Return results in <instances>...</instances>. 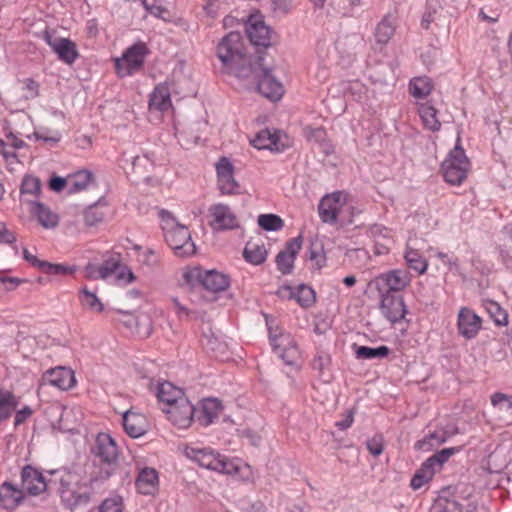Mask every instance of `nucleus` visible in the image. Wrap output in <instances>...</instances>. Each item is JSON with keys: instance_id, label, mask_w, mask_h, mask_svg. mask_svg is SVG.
I'll list each match as a JSON object with an SVG mask.
<instances>
[{"instance_id": "obj_1", "label": "nucleus", "mask_w": 512, "mask_h": 512, "mask_svg": "<svg viewBox=\"0 0 512 512\" xmlns=\"http://www.w3.org/2000/svg\"><path fill=\"white\" fill-rule=\"evenodd\" d=\"M106 482H92V472L86 478L78 470L56 472L54 490L61 498L63 505L71 511L85 507L95 493Z\"/></svg>"}, {"instance_id": "obj_2", "label": "nucleus", "mask_w": 512, "mask_h": 512, "mask_svg": "<svg viewBox=\"0 0 512 512\" xmlns=\"http://www.w3.org/2000/svg\"><path fill=\"white\" fill-rule=\"evenodd\" d=\"M95 456L92 469V482H107L118 469V447L108 433H99L92 449Z\"/></svg>"}, {"instance_id": "obj_3", "label": "nucleus", "mask_w": 512, "mask_h": 512, "mask_svg": "<svg viewBox=\"0 0 512 512\" xmlns=\"http://www.w3.org/2000/svg\"><path fill=\"white\" fill-rule=\"evenodd\" d=\"M161 227L165 240L174 254L178 257H190L196 252V245L191 239L188 228L177 222L175 217L167 210L159 211Z\"/></svg>"}, {"instance_id": "obj_4", "label": "nucleus", "mask_w": 512, "mask_h": 512, "mask_svg": "<svg viewBox=\"0 0 512 512\" xmlns=\"http://www.w3.org/2000/svg\"><path fill=\"white\" fill-rule=\"evenodd\" d=\"M263 56L258 55L249 68H240L239 78H253L257 82V90L261 95L272 101L279 100L284 89L282 84L271 74V71L263 64Z\"/></svg>"}, {"instance_id": "obj_5", "label": "nucleus", "mask_w": 512, "mask_h": 512, "mask_svg": "<svg viewBox=\"0 0 512 512\" xmlns=\"http://www.w3.org/2000/svg\"><path fill=\"white\" fill-rule=\"evenodd\" d=\"M217 56L237 77L240 68H249V63L254 62L247 58L242 35L236 31L222 38L217 47Z\"/></svg>"}, {"instance_id": "obj_6", "label": "nucleus", "mask_w": 512, "mask_h": 512, "mask_svg": "<svg viewBox=\"0 0 512 512\" xmlns=\"http://www.w3.org/2000/svg\"><path fill=\"white\" fill-rule=\"evenodd\" d=\"M460 141L458 137L455 147L442 163L444 179L452 185H460L466 179L470 170V161L461 147Z\"/></svg>"}, {"instance_id": "obj_7", "label": "nucleus", "mask_w": 512, "mask_h": 512, "mask_svg": "<svg viewBox=\"0 0 512 512\" xmlns=\"http://www.w3.org/2000/svg\"><path fill=\"white\" fill-rule=\"evenodd\" d=\"M184 279L192 287L200 286L213 293L224 291L230 286L228 275L215 270L204 271L198 267L186 271Z\"/></svg>"}, {"instance_id": "obj_8", "label": "nucleus", "mask_w": 512, "mask_h": 512, "mask_svg": "<svg viewBox=\"0 0 512 512\" xmlns=\"http://www.w3.org/2000/svg\"><path fill=\"white\" fill-rule=\"evenodd\" d=\"M266 323L273 351L285 364H296L300 358V352L293 337L289 333L280 331L277 327L274 328L272 321L270 322L267 317Z\"/></svg>"}, {"instance_id": "obj_9", "label": "nucleus", "mask_w": 512, "mask_h": 512, "mask_svg": "<svg viewBox=\"0 0 512 512\" xmlns=\"http://www.w3.org/2000/svg\"><path fill=\"white\" fill-rule=\"evenodd\" d=\"M56 472L51 473V478L46 479L36 468L26 465L21 471V489L24 495L37 496L43 492H53Z\"/></svg>"}, {"instance_id": "obj_10", "label": "nucleus", "mask_w": 512, "mask_h": 512, "mask_svg": "<svg viewBox=\"0 0 512 512\" xmlns=\"http://www.w3.org/2000/svg\"><path fill=\"white\" fill-rule=\"evenodd\" d=\"M148 54V48L145 43L138 42L129 47L121 58L115 60V67L120 77L132 75L139 70Z\"/></svg>"}, {"instance_id": "obj_11", "label": "nucleus", "mask_w": 512, "mask_h": 512, "mask_svg": "<svg viewBox=\"0 0 512 512\" xmlns=\"http://www.w3.org/2000/svg\"><path fill=\"white\" fill-rule=\"evenodd\" d=\"M184 453L187 458L203 468L221 473H230V464L226 461L225 457L216 453L211 448L186 447Z\"/></svg>"}, {"instance_id": "obj_12", "label": "nucleus", "mask_w": 512, "mask_h": 512, "mask_svg": "<svg viewBox=\"0 0 512 512\" xmlns=\"http://www.w3.org/2000/svg\"><path fill=\"white\" fill-rule=\"evenodd\" d=\"M194 406L190 403L188 398L180 399L169 407H163L162 411L167 415V418L179 428H187L190 426L193 415Z\"/></svg>"}, {"instance_id": "obj_13", "label": "nucleus", "mask_w": 512, "mask_h": 512, "mask_svg": "<svg viewBox=\"0 0 512 512\" xmlns=\"http://www.w3.org/2000/svg\"><path fill=\"white\" fill-rule=\"evenodd\" d=\"M217 183L222 194L232 195L239 193V184L234 178V166L231 161L222 157L216 163Z\"/></svg>"}, {"instance_id": "obj_14", "label": "nucleus", "mask_w": 512, "mask_h": 512, "mask_svg": "<svg viewBox=\"0 0 512 512\" xmlns=\"http://www.w3.org/2000/svg\"><path fill=\"white\" fill-rule=\"evenodd\" d=\"M245 30L247 37L254 46L267 48L271 45V29L260 16L251 15L245 25Z\"/></svg>"}, {"instance_id": "obj_15", "label": "nucleus", "mask_w": 512, "mask_h": 512, "mask_svg": "<svg viewBox=\"0 0 512 512\" xmlns=\"http://www.w3.org/2000/svg\"><path fill=\"white\" fill-rule=\"evenodd\" d=\"M344 202V195L339 191L324 196L318 205L320 219L324 223H336Z\"/></svg>"}, {"instance_id": "obj_16", "label": "nucleus", "mask_w": 512, "mask_h": 512, "mask_svg": "<svg viewBox=\"0 0 512 512\" xmlns=\"http://www.w3.org/2000/svg\"><path fill=\"white\" fill-rule=\"evenodd\" d=\"M382 315L391 323L402 320L406 314L404 300L394 293H383L380 303Z\"/></svg>"}, {"instance_id": "obj_17", "label": "nucleus", "mask_w": 512, "mask_h": 512, "mask_svg": "<svg viewBox=\"0 0 512 512\" xmlns=\"http://www.w3.org/2000/svg\"><path fill=\"white\" fill-rule=\"evenodd\" d=\"M482 319L470 308L462 307L457 316L459 334L465 339H473L481 329Z\"/></svg>"}, {"instance_id": "obj_18", "label": "nucleus", "mask_w": 512, "mask_h": 512, "mask_svg": "<svg viewBox=\"0 0 512 512\" xmlns=\"http://www.w3.org/2000/svg\"><path fill=\"white\" fill-rule=\"evenodd\" d=\"M42 382L61 390H68L74 387L76 380L74 372L71 369L58 366L47 370L42 376Z\"/></svg>"}, {"instance_id": "obj_19", "label": "nucleus", "mask_w": 512, "mask_h": 512, "mask_svg": "<svg viewBox=\"0 0 512 512\" xmlns=\"http://www.w3.org/2000/svg\"><path fill=\"white\" fill-rule=\"evenodd\" d=\"M45 40L52 50L57 54L58 58L66 64H72L78 58L79 54L76 45L67 38L53 37L45 34Z\"/></svg>"}, {"instance_id": "obj_20", "label": "nucleus", "mask_w": 512, "mask_h": 512, "mask_svg": "<svg viewBox=\"0 0 512 512\" xmlns=\"http://www.w3.org/2000/svg\"><path fill=\"white\" fill-rule=\"evenodd\" d=\"M209 212L213 217L210 225L214 230H230L238 227L237 218L227 205H213Z\"/></svg>"}, {"instance_id": "obj_21", "label": "nucleus", "mask_w": 512, "mask_h": 512, "mask_svg": "<svg viewBox=\"0 0 512 512\" xmlns=\"http://www.w3.org/2000/svg\"><path fill=\"white\" fill-rule=\"evenodd\" d=\"M411 278L408 272L400 269L389 271L385 274H382L377 279V284L381 288H386L387 291L385 293H394L404 289L409 285Z\"/></svg>"}, {"instance_id": "obj_22", "label": "nucleus", "mask_w": 512, "mask_h": 512, "mask_svg": "<svg viewBox=\"0 0 512 512\" xmlns=\"http://www.w3.org/2000/svg\"><path fill=\"white\" fill-rule=\"evenodd\" d=\"M125 432L132 438H139L147 432V421L143 414L128 410L122 417Z\"/></svg>"}, {"instance_id": "obj_23", "label": "nucleus", "mask_w": 512, "mask_h": 512, "mask_svg": "<svg viewBox=\"0 0 512 512\" xmlns=\"http://www.w3.org/2000/svg\"><path fill=\"white\" fill-rule=\"evenodd\" d=\"M397 27V17L393 13H387L377 23L374 29V37L377 44L385 46L394 36Z\"/></svg>"}, {"instance_id": "obj_24", "label": "nucleus", "mask_w": 512, "mask_h": 512, "mask_svg": "<svg viewBox=\"0 0 512 512\" xmlns=\"http://www.w3.org/2000/svg\"><path fill=\"white\" fill-rule=\"evenodd\" d=\"M24 499L23 490L16 485L4 482L0 486V502L5 509H13L19 506Z\"/></svg>"}, {"instance_id": "obj_25", "label": "nucleus", "mask_w": 512, "mask_h": 512, "mask_svg": "<svg viewBox=\"0 0 512 512\" xmlns=\"http://www.w3.org/2000/svg\"><path fill=\"white\" fill-rule=\"evenodd\" d=\"M158 485V474L153 468H144L136 479L137 490L143 495L154 493Z\"/></svg>"}, {"instance_id": "obj_26", "label": "nucleus", "mask_w": 512, "mask_h": 512, "mask_svg": "<svg viewBox=\"0 0 512 512\" xmlns=\"http://www.w3.org/2000/svg\"><path fill=\"white\" fill-rule=\"evenodd\" d=\"M19 405V398L10 390L0 387V424L13 415Z\"/></svg>"}, {"instance_id": "obj_27", "label": "nucleus", "mask_w": 512, "mask_h": 512, "mask_svg": "<svg viewBox=\"0 0 512 512\" xmlns=\"http://www.w3.org/2000/svg\"><path fill=\"white\" fill-rule=\"evenodd\" d=\"M222 410L221 402L215 398H208L202 401L200 414L198 416L199 422L203 426H208L219 417Z\"/></svg>"}, {"instance_id": "obj_28", "label": "nucleus", "mask_w": 512, "mask_h": 512, "mask_svg": "<svg viewBox=\"0 0 512 512\" xmlns=\"http://www.w3.org/2000/svg\"><path fill=\"white\" fill-rule=\"evenodd\" d=\"M170 90L166 84H159L152 92L149 100L150 109L161 112L167 111L171 107Z\"/></svg>"}, {"instance_id": "obj_29", "label": "nucleus", "mask_w": 512, "mask_h": 512, "mask_svg": "<svg viewBox=\"0 0 512 512\" xmlns=\"http://www.w3.org/2000/svg\"><path fill=\"white\" fill-rule=\"evenodd\" d=\"M157 398L159 402L169 407V405L187 397L184 395L182 389L174 386L171 382H163L158 386Z\"/></svg>"}, {"instance_id": "obj_30", "label": "nucleus", "mask_w": 512, "mask_h": 512, "mask_svg": "<svg viewBox=\"0 0 512 512\" xmlns=\"http://www.w3.org/2000/svg\"><path fill=\"white\" fill-rule=\"evenodd\" d=\"M404 258L408 268L415 271L418 275L424 274L427 271V260L410 243L407 244Z\"/></svg>"}, {"instance_id": "obj_31", "label": "nucleus", "mask_w": 512, "mask_h": 512, "mask_svg": "<svg viewBox=\"0 0 512 512\" xmlns=\"http://www.w3.org/2000/svg\"><path fill=\"white\" fill-rule=\"evenodd\" d=\"M243 257L247 262L253 265L262 264L267 258V251L264 243L248 241L243 251Z\"/></svg>"}, {"instance_id": "obj_32", "label": "nucleus", "mask_w": 512, "mask_h": 512, "mask_svg": "<svg viewBox=\"0 0 512 512\" xmlns=\"http://www.w3.org/2000/svg\"><path fill=\"white\" fill-rule=\"evenodd\" d=\"M447 439L448 434L446 431H434L426 435L423 439L418 440L414 444V448L419 451L428 452L445 443Z\"/></svg>"}, {"instance_id": "obj_33", "label": "nucleus", "mask_w": 512, "mask_h": 512, "mask_svg": "<svg viewBox=\"0 0 512 512\" xmlns=\"http://www.w3.org/2000/svg\"><path fill=\"white\" fill-rule=\"evenodd\" d=\"M32 214L44 228H54L58 224V216L52 213L51 210L43 203L34 202L32 206Z\"/></svg>"}, {"instance_id": "obj_34", "label": "nucleus", "mask_w": 512, "mask_h": 512, "mask_svg": "<svg viewBox=\"0 0 512 512\" xmlns=\"http://www.w3.org/2000/svg\"><path fill=\"white\" fill-rule=\"evenodd\" d=\"M120 268V260L115 258H110L106 260L100 266H91L87 267L88 274L92 278H101L106 279L110 275L116 273Z\"/></svg>"}, {"instance_id": "obj_35", "label": "nucleus", "mask_w": 512, "mask_h": 512, "mask_svg": "<svg viewBox=\"0 0 512 512\" xmlns=\"http://www.w3.org/2000/svg\"><path fill=\"white\" fill-rule=\"evenodd\" d=\"M419 115L427 129L433 132L440 130L441 123L437 118V110L433 106L427 103L421 104L419 106Z\"/></svg>"}, {"instance_id": "obj_36", "label": "nucleus", "mask_w": 512, "mask_h": 512, "mask_svg": "<svg viewBox=\"0 0 512 512\" xmlns=\"http://www.w3.org/2000/svg\"><path fill=\"white\" fill-rule=\"evenodd\" d=\"M251 144L259 149L279 150L278 137L275 133H271L269 130H262L256 134Z\"/></svg>"}, {"instance_id": "obj_37", "label": "nucleus", "mask_w": 512, "mask_h": 512, "mask_svg": "<svg viewBox=\"0 0 512 512\" xmlns=\"http://www.w3.org/2000/svg\"><path fill=\"white\" fill-rule=\"evenodd\" d=\"M93 180V174L90 171L82 170L68 177L69 193H77L88 187Z\"/></svg>"}, {"instance_id": "obj_38", "label": "nucleus", "mask_w": 512, "mask_h": 512, "mask_svg": "<svg viewBox=\"0 0 512 512\" xmlns=\"http://www.w3.org/2000/svg\"><path fill=\"white\" fill-rule=\"evenodd\" d=\"M308 258L313 265L320 270L326 264L324 245L318 238L312 239L308 247Z\"/></svg>"}, {"instance_id": "obj_39", "label": "nucleus", "mask_w": 512, "mask_h": 512, "mask_svg": "<svg viewBox=\"0 0 512 512\" xmlns=\"http://www.w3.org/2000/svg\"><path fill=\"white\" fill-rule=\"evenodd\" d=\"M432 83L428 77H415L409 83V90L413 97L426 98L432 91Z\"/></svg>"}, {"instance_id": "obj_40", "label": "nucleus", "mask_w": 512, "mask_h": 512, "mask_svg": "<svg viewBox=\"0 0 512 512\" xmlns=\"http://www.w3.org/2000/svg\"><path fill=\"white\" fill-rule=\"evenodd\" d=\"M484 307L495 325L506 326L508 324V313L497 302L487 300L484 303Z\"/></svg>"}, {"instance_id": "obj_41", "label": "nucleus", "mask_w": 512, "mask_h": 512, "mask_svg": "<svg viewBox=\"0 0 512 512\" xmlns=\"http://www.w3.org/2000/svg\"><path fill=\"white\" fill-rule=\"evenodd\" d=\"M436 470L425 461L421 468L416 471L411 479V487L414 490L420 489L424 484L428 483L434 476Z\"/></svg>"}, {"instance_id": "obj_42", "label": "nucleus", "mask_w": 512, "mask_h": 512, "mask_svg": "<svg viewBox=\"0 0 512 512\" xmlns=\"http://www.w3.org/2000/svg\"><path fill=\"white\" fill-rule=\"evenodd\" d=\"M461 450L460 447H450V448H444L432 456H430L426 462L427 465H430L434 468V470H439L443 466L444 463H446L450 457H452L454 454L459 452Z\"/></svg>"}, {"instance_id": "obj_43", "label": "nucleus", "mask_w": 512, "mask_h": 512, "mask_svg": "<svg viewBox=\"0 0 512 512\" xmlns=\"http://www.w3.org/2000/svg\"><path fill=\"white\" fill-rule=\"evenodd\" d=\"M390 348L381 345L378 347L359 346L356 350V357L359 359L385 358L389 355Z\"/></svg>"}, {"instance_id": "obj_44", "label": "nucleus", "mask_w": 512, "mask_h": 512, "mask_svg": "<svg viewBox=\"0 0 512 512\" xmlns=\"http://www.w3.org/2000/svg\"><path fill=\"white\" fill-rule=\"evenodd\" d=\"M258 225L266 231H278L283 228V220L275 214H261L258 216Z\"/></svg>"}, {"instance_id": "obj_45", "label": "nucleus", "mask_w": 512, "mask_h": 512, "mask_svg": "<svg viewBox=\"0 0 512 512\" xmlns=\"http://www.w3.org/2000/svg\"><path fill=\"white\" fill-rule=\"evenodd\" d=\"M80 300L83 306L88 307L91 310L101 312L103 310V304L96 296L95 293L84 288L80 292Z\"/></svg>"}, {"instance_id": "obj_46", "label": "nucleus", "mask_w": 512, "mask_h": 512, "mask_svg": "<svg viewBox=\"0 0 512 512\" xmlns=\"http://www.w3.org/2000/svg\"><path fill=\"white\" fill-rule=\"evenodd\" d=\"M295 298L302 307H310L315 302V292L309 286L300 285Z\"/></svg>"}, {"instance_id": "obj_47", "label": "nucleus", "mask_w": 512, "mask_h": 512, "mask_svg": "<svg viewBox=\"0 0 512 512\" xmlns=\"http://www.w3.org/2000/svg\"><path fill=\"white\" fill-rule=\"evenodd\" d=\"M39 263V268L47 273L52 275H65L72 274L74 272V268L70 266H65L62 264H52L46 261H37Z\"/></svg>"}, {"instance_id": "obj_48", "label": "nucleus", "mask_w": 512, "mask_h": 512, "mask_svg": "<svg viewBox=\"0 0 512 512\" xmlns=\"http://www.w3.org/2000/svg\"><path fill=\"white\" fill-rule=\"evenodd\" d=\"M20 190L22 194H30L36 196L40 193L41 181L37 177L27 175L22 180Z\"/></svg>"}, {"instance_id": "obj_49", "label": "nucleus", "mask_w": 512, "mask_h": 512, "mask_svg": "<svg viewBox=\"0 0 512 512\" xmlns=\"http://www.w3.org/2000/svg\"><path fill=\"white\" fill-rule=\"evenodd\" d=\"M275 261L277 269L282 274H290L293 271L295 259L291 255H289V253H284L283 251H280L276 256Z\"/></svg>"}, {"instance_id": "obj_50", "label": "nucleus", "mask_w": 512, "mask_h": 512, "mask_svg": "<svg viewBox=\"0 0 512 512\" xmlns=\"http://www.w3.org/2000/svg\"><path fill=\"white\" fill-rule=\"evenodd\" d=\"M123 503L120 497L105 499L96 511L91 512H122Z\"/></svg>"}, {"instance_id": "obj_51", "label": "nucleus", "mask_w": 512, "mask_h": 512, "mask_svg": "<svg viewBox=\"0 0 512 512\" xmlns=\"http://www.w3.org/2000/svg\"><path fill=\"white\" fill-rule=\"evenodd\" d=\"M366 447L373 456L381 455L384 449L383 436L375 435L371 439H368L366 442Z\"/></svg>"}, {"instance_id": "obj_52", "label": "nucleus", "mask_w": 512, "mask_h": 512, "mask_svg": "<svg viewBox=\"0 0 512 512\" xmlns=\"http://www.w3.org/2000/svg\"><path fill=\"white\" fill-rule=\"evenodd\" d=\"M104 219V213L94 206L89 207L84 213V221L88 226H94Z\"/></svg>"}, {"instance_id": "obj_53", "label": "nucleus", "mask_w": 512, "mask_h": 512, "mask_svg": "<svg viewBox=\"0 0 512 512\" xmlns=\"http://www.w3.org/2000/svg\"><path fill=\"white\" fill-rule=\"evenodd\" d=\"M23 85L25 99H34L39 95V84L35 80L26 78L23 80Z\"/></svg>"}, {"instance_id": "obj_54", "label": "nucleus", "mask_w": 512, "mask_h": 512, "mask_svg": "<svg viewBox=\"0 0 512 512\" xmlns=\"http://www.w3.org/2000/svg\"><path fill=\"white\" fill-rule=\"evenodd\" d=\"M330 362V355L327 353L320 352L314 357L312 361V367L314 370L322 372L329 366Z\"/></svg>"}, {"instance_id": "obj_55", "label": "nucleus", "mask_w": 512, "mask_h": 512, "mask_svg": "<svg viewBox=\"0 0 512 512\" xmlns=\"http://www.w3.org/2000/svg\"><path fill=\"white\" fill-rule=\"evenodd\" d=\"M302 247V236L299 235L295 238L290 239L285 246V249L282 250L284 253H289L294 259L296 258L297 254L301 250Z\"/></svg>"}, {"instance_id": "obj_56", "label": "nucleus", "mask_w": 512, "mask_h": 512, "mask_svg": "<svg viewBox=\"0 0 512 512\" xmlns=\"http://www.w3.org/2000/svg\"><path fill=\"white\" fill-rule=\"evenodd\" d=\"M142 5L151 15L165 19L164 14L167 13V10L164 7L157 5L154 2H150L149 0H142Z\"/></svg>"}, {"instance_id": "obj_57", "label": "nucleus", "mask_w": 512, "mask_h": 512, "mask_svg": "<svg viewBox=\"0 0 512 512\" xmlns=\"http://www.w3.org/2000/svg\"><path fill=\"white\" fill-rule=\"evenodd\" d=\"M116 273V279L119 284L127 285L135 280L133 272L127 266L120 265V268Z\"/></svg>"}, {"instance_id": "obj_58", "label": "nucleus", "mask_w": 512, "mask_h": 512, "mask_svg": "<svg viewBox=\"0 0 512 512\" xmlns=\"http://www.w3.org/2000/svg\"><path fill=\"white\" fill-rule=\"evenodd\" d=\"M305 131L310 140L322 143L326 139V130L323 127H307Z\"/></svg>"}, {"instance_id": "obj_59", "label": "nucleus", "mask_w": 512, "mask_h": 512, "mask_svg": "<svg viewBox=\"0 0 512 512\" xmlns=\"http://www.w3.org/2000/svg\"><path fill=\"white\" fill-rule=\"evenodd\" d=\"M491 402L494 406H500L502 409H505L506 411L512 409V401L505 394L495 393L491 398Z\"/></svg>"}, {"instance_id": "obj_60", "label": "nucleus", "mask_w": 512, "mask_h": 512, "mask_svg": "<svg viewBox=\"0 0 512 512\" xmlns=\"http://www.w3.org/2000/svg\"><path fill=\"white\" fill-rule=\"evenodd\" d=\"M33 414V410L29 406H24L20 410H15L14 426L17 427L23 424Z\"/></svg>"}, {"instance_id": "obj_61", "label": "nucleus", "mask_w": 512, "mask_h": 512, "mask_svg": "<svg viewBox=\"0 0 512 512\" xmlns=\"http://www.w3.org/2000/svg\"><path fill=\"white\" fill-rule=\"evenodd\" d=\"M391 238L388 237L386 239L382 240H375L374 246H373V252L377 256L386 255L390 251V244Z\"/></svg>"}, {"instance_id": "obj_62", "label": "nucleus", "mask_w": 512, "mask_h": 512, "mask_svg": "<svg viewBox=\"0 0 512 512\" xmlns=\"http://www.w3.org/2000/svg\"><path fill=\"white\" fill-rule=\"evenodd\" d=\"M369 234L375 238V240H382V239H386L389 236V230L383 226V225H379V224H374L372 226L369 227Z\"/></svg>"}, {"instance_id": "obj_63", "label": "nucleus", "mask_w": 512, "mask_h": 512, "mask_svg": "<svg viewBox=\"0 0 512 512\" xmlns=\"http://www.w3.org/2000/svg\"><path fill=\"white\" fill-rule=\"evenodd\" d=\"M15 241V234L7 228V225L4 222H0V243L12 244Z\"/></svg>"}, {"instance_id": "obj_64", "label": "nucleus", "mask_w": 512, "mask_h": 512, "mask_svg": "<svg viewBox=\"0 0 512 512\" xmlns=\"http://www.w3.org/2000/svg\"><path fill=\"white\" fill-rule=\"evenodd\" d=\"M21 282L22 280L16 277H0V290H14Z\"/></svg>"}]
</instances>
